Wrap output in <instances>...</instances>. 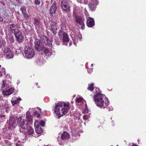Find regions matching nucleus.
Segmentation results:
<instances>
[{"mask_svg": "<svg viewBox=\"0 0 146 146\" xmlns=\"http://www.w3.org/2000/svg\"><path fill=\"white\" fill-rule=\"evenodd\" d=\"M94 92L95 94L94 96L93 100L98 107L104 109L109 105V101L108 99L104 95L101 94L99 88H95Z\"/></svg>", "mask_w": 146, "mask_h": 146, "instance_id": "nucleus-1", "label": "nucleus"}, {"mask_svg": "<svg viewBox=\"0 0 146 146\" xmlns=\"http://www.w3.org/2000/svg\"><path fill=\"white\" fill-rule=\"evenodd\" d=\"M70 104L68 102H59L56 104L54 110L58 117H60L66 114L69 109Z\"/></svg>", "mask_w": 146, "mask_h": 146, "instance_id": "nucleus-2", "label": "nucleus"}, {"mask_svg": "<svg viewBox=\"0 0 146 146\" xmlns=\"http://www.w3.org/2000/svg\"><path fill=\"white\" fill-rule=\"evenodd\" d=\"M21 127L20 129V132L23 133L26 136L32 135L34 133V130L31 127L28 126L27 121L23 120L20 125Z\"/></svg>", "mask_w": 146, "mask_h": 146, "instance_id": "nucleus-3", "label": "nucleus"}, {"mask_svg": "<svg viewBox=\"0 0 146 146\" xmlns=\"http://www.w3.org/2000/svg\"><path fill=\"white\" fill-rule=\"evenodd\" d=\"M35 54L34 50L33 48L29 46L25 48L23 55L25 58L28 59H30L34 56Z\"/></svg>", "mask_w": 146, "mask_h": 146, "instance_id": "nucleus-4", "label": "nucleus"}, {"mask_svg": "<svg viewBox=\"0 0 146 146\" xmlns=\"http://www.w3.org/2000/svg\"><path fill=\"white\" fill-rule=\"evenodd\" d=\"M75 17L76 22L81 25V28L82 30L84 29V19L83 17L81 15H74Z\"/></svg>", "mask_w": 146, "mask_h": 146, "instance_id": "nucleus-5", "label": "nucleus"}, {"mask_svg": "<svg viewBox=\"0 0 146 146\" xmlns=\"http://www.w3.org/2000/svg\"><path fill=\"white\" fill-rule=\"evenodd\" d=\"M3 52L5 57L7 59H12L14 56V54L11 50L8 47L5 48Z\"/></svg>", "mask_w": 146, "mask_h": 146, "instance_id": "nucleus-6", "label": "nucleus"}, {"mask_svg": "<svg viewBox=\"0 0 146 146\" xmlns=\"http://www.w3.org/2000/svg\"><path fill=\"white\" fill-rule=\"evenodd\" d=\"M58 35L60 38H63V44L65 45H67V43L69 42V39L67 34L63 32L62 29L60 30L58 32Z\"/></svg>", "mask_w": 146, "mask_h": 146, "instance_id": "nucleus-7", "label": "nucleus"}, {"mask_svg": "<svg viewBox=\"0 0 146 146\" xmlns=\"http://www.w3.org/2000/svg\"><path fill=\"white\" fill-rule=\"evenodd\" d=\"M34 125L36 132L37 133L39 134L42 133L43 130L40 127V122L38 120H36L35 121Z\"/></svg>", "mask_w": 146, "mask_h": 146, "instance_id": "nucleus-8", "label": "nucleus"}, {"mask_svg": "<svg viewBox=\"0 0 146 146\" xmlns=\"http://www.w3.org/2000/svg\"><path fill=\"white\" fill-rule=\"evenodd\" d=\"M61 6L63 10L67 11H70V7L67 1L65 0L62 1L61 3Z\"/></svg>", "mask_w": 146, "mask_h": 146, "instance_id": "nucleus-9", "label": "nucleus"}, {"mask_svg": "<svg viewBox=\"0 0 146 146\" xmlns=\"http://www.w3.org/2000/svg\"><path fill=\"white\" fill-rule=\"evenodd\" d=\"M98 4V1L97 0H91V2L88 4V6L90 9L93 11L96 9Z\"/></svg>", "mask_w": 146, "mask_h": 146, "instance_id": "nucleus-10", "label": "nucleus"}, {"mask_svg": "<svg viewBox=\"0 0 146 146\" xmlns=\"http://www.w3.org/2000/svg\"><path fill=\"white\" fill-rule=\"evenodd\" d=\"M57 25V23L53 22H52L50 24L51 27L50 30L54 34L56 33L57 30L58 28V27Z\"/></svg>", "mask_w": 146, "mask_h": 146, "instance_id": "nucleus-11", "label": "nucleus"}, {"mask_svg": "<svg viewBox=\"0 0 146 146\" xmlns=\"http://www.w3.org/2000/svg\"><path fill=\"white\" fill-rule=\"evenodd\" d=\"M71 37L74 42V44L76 45V42L79 40H80L82 38V36L80 34H78V36H75L74 35L71 34Z\"/></svg>", "mask_w": 146, "mask_h": 146, "instance_id": "nucleus-12", "label": "nucleus"}, {"mask_svg": "<svg viewBox=\"0 0 146 146\" xmlns=\"http://www.w3.org/2000/svg\"><path fill=\"white\" fill-rule=\"evenodd\" d=\"M31 110H33L34 115L36 116L38 118L40 117V113L41 112V109L38 107H36L34 108H29V111H30Z\"/></svg>", "mask_w": 146, "mask_h": 146, "instance_id": "nucleus-13", "label": "nucleus"}, {"mask_svg": "<svg viewBox=\"0 0 146 146\" xmlns=\"http://www.w3.org/2000/svg\"><path fill=\"white\" fill-rule=\"evenodd\" d=\"M17 40L19 42H21L23 40V36L21 32H18L15 34Z\"/></svg>", "mask_w": 146, "mask_h": 146, "instance_id": "nucleus-14", "label": "nucleus"}, {"mask_svg": "<svg viewBox=\"0 0 146 146\" xmlns=\"http://www.w3.org/2000/svg\"><path fill=\"white\" fill-rule=\"evenodd\" d=\"M9 122L10 124V127L9 128H13L16 126V121L13 116L11 117L9 120Z\"/></svg>", "mask_w": 146, "mask_h": 146, "instance_id": "nucleus-15", "label": "nucleus"}, {"mask_svg": "<svg viewBox=\"0 0 146 146\" xmlns=\"http://www.w3.org/2000/svg\"><path fill=\"white\" fill-rule=\"evenodd\" d=\"M42 42L46 45L50 47H52V42L46 36L42 37Z\"/></svg>", "mask_w": 146, "mask_h": 146, "instance_id": "nucleus-16", "label": "nucleus"}, {"mask_svg": "<svg viewBox=\"0 0 146 146\" xmlns=\"http://www.w3.org/2000/svg\"><path fill=\"white\" fill-rule=\"evenodd\" d=\"M94 19L90 17H88L87 20V25L89 27H92L94 25Z\"/></svg>", "mask_w": 146, "mask_h": 146, "instance_id": "nucleus-17", "label": "nucleus"}, {"mask_svg": "<svg viewBox=\"0 0 146 146\" xmlns=\"http://www.w3.org/2000/svg\"><path fill=\"white\" fill-rule=\"evenodd\" d=\"M69 137L70 135L66 131L63 132L61 135V138L64 142L68 140Z\"/></svg>", "mask_w": 146, "mask_h": 146, "instance_id": "nucleus-18", "label": "nucleus"}, {"mask_svg": "<svg viewBox=\"0 0 146 146\" xmlns=\"http://www.w3.org/2000/svg\"><path fill=\"white\" fill-rule=\"evenodd\" d=\"M57 9L56 4V3H54L50 9V11L51 14H53L55 13Z\"/></svg>", "mask_w": 146, "mask_h": 146, "instance_id": "nucleus-19", "label": "nucleus"}, {"mask_svg": "<svg viewBox=\"0 0 146 146\" xmlns=\"http://www.w3.org/2000/svg\"><path fill=\"white\" fill-rule=\"evenodd\" d=\"M11 82L9 80H3L1 88L9 87L11 85Z\"/></svg>", "mask_w": 146, "mask_h": 146, "instance_id": "nucleus-20", "label": "nucleus"}, {"mask_svg": "<svg viewBox=\"0 0 146 146\" xmlns=\"http://www.w3.org/2000/svg\"><path fill=\"white\" fill-rule=\"evenodd\" d=\"M35 48L37 50H41L40 47V40L38 39H35Z\"/></svg>", "mask_w": 146, "mask_h": 146, "instance_id": "nucleus-21", "label": "nucleus"}, {"mask_svg": "<svg viewBox=\"0 0 146 146\" xmlns=\"http://www.w3.org/2000/svg\"><path fill=\"white\" fill-rule=\"evenodd\" d=\"M21 100V99L20 98L14 97L12 98L11 100V103L13 105H14L15 104L19 103Z\"/></svg>", "mask_w": 146, "mask_h": 146, "instance_id": "nucleus-22", "label": "nucleus"}, {"mask_svg": "<svg viewBox=\"0 0 146 146\" xmlns=\"http://www.w3.org/2000/svg\"><path fill=\"white\" fill-rule=\"evenodd\" d=\"M14 90V88H12L6 91H3L2 93L4 96H9L12 93Z\"/></svg>", "mask_w": 146, "mask_h": 146, "instance_id": "nucleus-23", "label": "nucleus"}, {"mask_svg": "<svg viewBox=\"0 0 146 146\" xmlns=\"http://www.w3.org/2000/svg\"><path fill=\"white\" fill-rule=\"evenodd\" d=\"M7 42L9 43H11L14 41L13 36L11 34L7 35L6 36Z\"/></svg>", "mask_w": 146, "mask_h": 146, "instance_id": "nucleus-24", "label": "nucleus"}, {"mask_svg": "<svg viewBox=\"0 0 146 146\" xmlns=\"http://www.w3.org/2000/svg\"><path fill=\"white\" fill-rule=\"evenodd\" d=\"M10 28L12 33L14 34L18 32V29L17 27L14 24H12L10 25Z\"/></svg>", "mask_w": 146, "mask_h": 146, "instance_id": "nucleus-25", "label": "nucleus"}, {"mask_svg": "<svg viewBox=\"0 0 146 146\" xmlns=\"http://www.w3.org/2000/svg\"><path fill=\"white\" fill-rule=\"evenodd\" d=\"M41 51H43L46 54L48 55L51 54V50L47 48H46L44 46H42L41 48Z\"/></svg>", "mask_w": 146, "mask_h": 146, "instance_id": "nucleus-26", "label": "nucleus"}, {"mask_svg": "<svg viewBox=\"0 0 146 146\" xmlns=\"http://www.w3.org/2000/svg\"><path fill=\"white\" fill-rule=\"evenodd\" d=\"M76 102L77 104L78 103H82L84 104L85 103V101L84 99L79 96H77L76 100Z\"/></svg>", "mask_w": 146, "mask_h": 146, "instance_id": "nucleus-27", "label": "nucleus"}, {"mask_svg": "<svg viewBox=\"0 0 146 146\" xmlns=\"http://www.w3.org/2000/svg\"><path fill=\"white\" fill-rule=\"evenodd\" d=\"M26 118L28 121L31 122L32 120L33 116L30 115L29 111H27L26 113Z\"/></svg>", "mask_w": 146, "mask_h": 146, "instance_id": "nucleus-28", "label": "nucleus"}, {"mask_svg": "<svg viewBox=\"0 0 146 146\" xmlns=\"http://www.w3.org/2000/svg\"><path fill=\"white\" fill-rule=\"evenodd\" d=\"M34 24L36 26V25L37 26H39L40 25V21L37 18H35L34 19Z\"/></svg>", "mask_w": 146, "mask_h": 146, "instance_id": "nucleus-29", "label": "nucleus"}, {"mask_svg": "<svg viewBox=\"0 0 146 146\" xmlns=\"http://www.w3.org/2000/svg\"><path fill=\"white\" fill-rule=\"evenodd\" d=\"M5 70L4 68L0 69V77H1L3 75L5 74Z\"/></svg>", "mask_w": 146, "mask_h": 146, "instance_id": "nucleus-30", "label": "nucleus"}, {"mask_svg": "<svg viewBox=\"0 0 146 146\" xmlns=\"http://www.w3.org/2000/svg\"><path fill=\"white\" fill-rule=\"evenodd\" d=\"M89 87L88 88V89L91 91H92L93 90V87L94 84L93 83L88 84Z\"/></svg>", "mask_w": 146, "mask_h": 146, "instance_id": "nucleus-31", "label": "nucleus"}, {"mask_svg": "<svg viewBox=\"0 0 146 146\" xmlns=\"http://www.w3.org/2000/svg\"><path fill=\"white\" fill-rule=\"evenodd\" d=\"M5 142L7 146H10L11 144L10 142L7 140H5Z\"/></svg>", "mask_w": 146, "mask_h": 146, "instance_id": "nucleus-32", "label": "nucleus"}, {"mask_svg": "<svg viewBox=\"0 0 146 146\" xmlns=\"http://www.w3.org/2000/svg\"><path fill=\"white\" fill-rule=\"evenodd\" d=\"M24 18L26 20L28 19L30 17V15H29L27 14H26V13L24 14Z\"/></svg>", "mask_w": 146, "mask_h": 146, "instance_id": "nucleus-33", "label": "nucleus"}, {"mask_svg": "<svg viewBox=\"0 0 146 146\" xmlns=\"http://www.w3.org/2000/svg\"><path fill=\"white\" fill-rule=\"evenodd\" d=\"M23 143L18 141V142L16 144V146H23Z\"/></svg>", "mask_w": 146, "mask_h": 146, "instance_id": "nucleus-34", "label": "nucleus"}, {"mask_svg": "<svg viewBox=\"0 0 146 146\" xmlns=\"http://www.w3.org/2000/svg\"><path fill=\"white\" fill-rule=\"evenodd\" d=\"M21 11L22 13L24 14L26 13V11L24 7H22L21 8Z\"/></svg>", "mask_w": 146, "mask_h": 146, "instance_id": "nucleus-35", "label": "nucleus"}, {"mask_svg": "<svg viewBox=\"0 0 146 146\" xmlns=\"http://www.w3.org/2000/svg\"><path fill=\"white\" fill-rule=\"evenodd\" d=\"M45 123L44 121H41L40 123V125L42 127H44L45 126Z\"/></svg>", "mask_w": 146, "mask_h": 146, "instance_id": "nucleus-36", "label": "nucleus"}, {"mask_svg": "<svg viewBox=\"0 0 146 146\" xmlns=\"http://www.w3.org/2000/svg\"><path fill=\"white\" fill-rule=\"evenodd\" d=\"M0 118L3 120H4L5 119V116L4 115H2L0 114Z\"/></svg>", "mask_w": 146, "mask_h": 146, "instance_id": "nucleus-37", "label": "nucleus"}, {"mask_svg": "<svg viewBox=\"0 0 146 146\" xmlns=\"http://www.w3.org/2000/svg\"><path fill=\"white\" fill-rule=\"evenodd\" d=\"M35 3L37 5H39L40 4V1L39 0H35Z\"/></svg>", "mask_w": 146, "mask_h": 146, "instance_id": "nucleus-38", "label": "nucleus"}, {"mask_svg": "<svg viewBox=\"0 0 146 146\" xmlns=\"http://www.w3.org/2000/svg\"><path fill=\"white\" fill-rule=\"evenodd\" d=\"M84 13L86 17L88 16V12L86 9H84Z\"/></svg>", "mask_w": 146, "mask_h": 146, "instance_id": "nucleus-39", "label": "nucleus"}, {"mask_svg": "<svg viewBox=\"0 0 146 146\" xmlns=\"http://www.w3.org/2000/svg\"><path fill=\"white\" fill-rule=\"evenodd\" d=\"M21 52V51L19 49H17L16 50V53L19 54Z\"/></svg>", "mask_w": 146, "mask_h": 146, "instance_id": "nucleus-40", "label": "nucleus"}, {"mask_svg": "<svg viewBox=\"0 0 146 146\" xmlns=\"http://www.w3.org/2000/svg\"><path fill=\"white\" fill-rule=\"evenodd\" d=\"M92 71V69L90 68L88 69V73L90 74Z\"/></svg>", "mask_w": 146, "mask_h": 146, "instance_id": "nucleus-41", "label": "nucleus"}, {"mask_svg": "<svg viewBox=\"0 0 146 146\" xmlns=\"http://www.w3.org/2000/svg\"><path fill=\"white\" fill-rule=\"evenodd\" d=\"M83 118L84 120H86L88 118V116L86 115H84L83 117Z\"/></svg>", "mask_w": 146, "mask_h": 146, "instance_id": "nucleus-42", "label": "nucleus"}, {"mask_svg": "<svg viewBox=\"0 0 146 146\" xmlns=\"http://www.w3.org/2000/svg\"><path fill=\"white\" fill-rule=\"evenodd\" d=\"M108 109V110L109 111L113 110V108L112 107H109Z\"/></svg>", "mask_w": 146, "mask_h": 146, "instance_id": "nucleus-43", "label": "nucleus"}, {"mask_svg": "<svg viewBox=\"0 0 146 146\" xmlns=\"http://www.w3.org/2000/svg\"><path fill=\"white\" fill-rule=\"evenodd\" d=\"M84 2L85 4H86L88 3V1L87 0H84Z\"/></svg>", "mask_w": 146, "mask_h": 146, "instance_id": "nucleus-44", "label": "nucleus"}, {"mask_svg": "<svg viewBox=\"0 0 146 146\" xmlns=\"http://www.w3.org/2000/svg\"><path fill=\"white\" fill-rule=\"evenodd\" d=\"M56 44L57 45H59L60 44V42L59 41H56Z\"/></svg>", "mask_w": 146, "mask_h": 146, "instance_id": "nucleus-45", "label": "nucleus"}, {"mask_svg": "<svg viewBox=\"0 0 146 146\" xmlns=\"http://www.w3.org/2000/svg\"><path fill=\"white\" fill-rule=\"evenodd\" d=\"M3 21V19L1 16L0 15V21Z\"/></svg>", "mask_w": 146, "mask_h": 146, "instance_id": "nucleus-46", "label": "nucleus"}, {"mask_svg": "<svg viewBox=\"0 0 146 146\" xmlns=\"http://www.w3.org/2000/svg\"><path fill=\"white\" fill-rule=\"evenodd\" d=\"M77 1L80 3H81L82 2V0H77Z\"/></svg>", "mask_w": 146, "mask_h": 146, "instance_id": "nucleus-47", "label": "nucleus"}, {"mask_svg": "<svg viewBox=\"0 0 146 146\" xmlns=\"http://www.w3.org/2000/svg\"><path fill=\"white\" fill-rule=\"evenodd\" d=\"M3 97L1 96H0V100H2Z\"/></svg>", "mask_w": 146, "mask_h": 146, "instance_id": "nucleus-48", "label": "nucleus"}, {"mask_svg": "<svg viewBox=\"0 0 146 146\" xmlns=\"http://www.w3.org/2000/svg\"><path fill=\"white\" fill-rule=\"evenodd\" d=\"M131 146H138L137 145H136L135 144H133V145H131Z\"/></svg>", "mask_w": 146, "mask_h": 146, "instance_id": "nucleus-49", "label": "nucleus"}, {"mask_svg": "<svg viewBox=\"0 0 146 146\" xmlns=\"http://www.w3.org/2000/svg\"><path fill=\"white\" fill-rule=\"evenodd\" d=\"M75 96H76V95H74L73 96V98H74L75 97Z\"/></svg>", "mask_w": 146, "mask_h": 146, "instance_id": "nucleus-50", "label": "nucleus"}, {"mask_svg": "<svg viewBox=\"0 0 146 146\" xmlns=\"http://www.w3.org/2000/svg\"><path fill=\"white\" fill-rule=\"evenodd\" d=\"M71 44H72V43H71L70 42L69 43V46H70V45H71Z\"/></svg>", "mask_w": 146, "mask_h": 146, "instance_id": "nucleus-51", "label": "nucleus"}, {"mask_svg": "<svg viewBox=\"0 0 146 146\" xmlns=\"http://www.w3.org/2000/svg\"><path fill=\"white\" fill-rule=\"evenodd\" d=\"M33 41V40H30V42H32Z\"/></svg>", "mask_w": 146, "mask_h": 146, "instance_id": "nucleus-52", "label": "nucleus"}, {"mask_svg": "<svg viewBox=\"0 0 146 146\" xmlns=\"http://www.w3.org/2000/svg\"><path fill=\"white\" fill-rule=\"evenodd\" d=\"M91 66H92V67L93 66V64H91Z\"/></svg>", "mask_w": 146, "mask_h": 146, "instance_id": "nucleus-53", "label": "nucleus"}, {"mask_svg": "<svg viewBox=\"0 0 146 146\" xmlns=\"http://www.w3.org/2000/svg\"><path fill=\"white\" fill-rule=\"evenodd\" d=\"M138 141L139 142V139H138Z\"/></svg>", "mask_w": 146, "mask_h": 146, "instance_id": "nucleus-54", "label": "nucleus"}, {"mask_svg": "<svg viewBox=\"0 0 146 146\" xmlns=\"http://www.w3.org/2000/svg\"><path fill=\"white\" fill-rule=\"evenodd\" d=\"M85 106H86V104H85Z\"/></svg>", "mask_w": 146, "mask_h": 146, "instance_id": "nucleus-55", "label": "nucleus"}, {"mask_svg": "<svg viewBox=\"0 0 146 146\" xmlns=\"http://www.w3.org/2000/svg\"><path fill=\"white\" fill-rule=\"evenodd\" d=\"M112 122L113 123V121H112Z\"/></svg>", "mask_w": 146, "mask_h": 146, "instance_id": "nucleus-56", "label": "nucleus"}, {"mask_svg": "<svg viewBox=\"0 0 146 146\" xmlns=\"http://www.w3.org/2000/svg\"><path fill=\"white\" fill-rule=\"evenodd\" d=\"M1 67V65H0V68Z\"/></svg>", "mask_w": 146, "mask_h": 146, "instance_id": "nucleus-57", "label": "nucleus"}, {"mask_svg": "<svg viewBox=\"0 0 146 146\" xmlns=\"http://www.w3.org/2000/svg\"><path fill=\"white\" fill-rule=\"evenodd\" d=\"M38 84V83H37L36 85H37V84Z\"/></svg>", "mask_w": 146, "mask_h": 146, "instance_id": "nucleus-58", "label": "nucleus"}, {"mask_svg": "<svg viewBox=\"0 0 146 146\" xmlns=\"http://www.w3.org/2000/svg\"><path fill=\"white\" fill-rule=\"evenodd\" d=\"M116 146H118V145H117Z\"/></svg>", "mask_w": 146, "mask_h": 146, "instance_id": "nucleus-59", "label": "nucleus"}]
</instances>
